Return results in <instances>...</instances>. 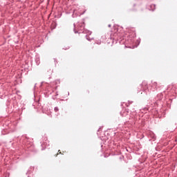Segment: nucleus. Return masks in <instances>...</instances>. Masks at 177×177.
<instances>
[{
    "label": "nucleus",
    "mask_w": 177,
    "mask_h": 177,
    "mask_svg": "<svg viewBox=\"0 0 177 177\" xmlns=\"http://www.w3.org/2000/svg\"><path fill=\"white\" fill-rule=\"evenodd\" d=\"M55 111H59V109L57 107L55 108Z\"/></svg>",
    "instance_id": "obj_1"
},
{
    "label": "nucleus",
    "mask_w": 177,
    "mask_h": 177,
    "mask_svg": "<svg viewBox=\"0 0 177 177\" xmlns=\"http://www.w3.org/2000/svg\"><path fill=\"white\" fill-rule=\"evenodd\" d=\"M59 153H57V154H55V157H57V155H58Z\"/></svg>",
    "instance_id": "obj_2"
},
{
    "label": "nucleus",
    "mask_w": 177,
    "mask_h": 177,
    "mask_svg": "<svg viewBox=\"0 0 177 177\" xmlns=\"http://www.w3.org/2000/svg\"><path fill=\"white\" fill-rule=\"evenodd\" d=\"M109 27H111V25H109Z\"/></svg>",
    "instance_id": "obj_3"
}]
</instances>
